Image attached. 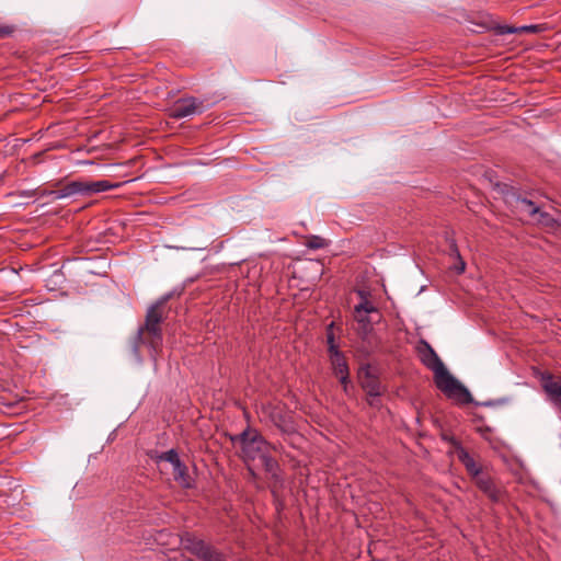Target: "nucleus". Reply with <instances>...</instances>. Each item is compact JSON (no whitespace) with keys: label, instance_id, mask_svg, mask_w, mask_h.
I'll list each match as a JSON object with an SVG mask.
<instances>
[{"label":"nucleus","instance_id":"obj_33","mask_svg":"<svg viewBox=\"0 0 561 561\" xmlns=\"http://www.w3.org/2000/svg\"><path fill=\"white\" fill-rule=\"evenodd\" d=\"M282 449V445H274L272 444L271 450L279 451Z\"/></svg>","mask_w":561,"mask_h":561},{"label":"nucleus","instance_id":"obj_34","mask_svg":"<svg viewBox=\"0 0 561 561\" xmlns=\"http://www.w3.org/2000/svg\"><path fill=\"white\" fill-rule=\"evenodd\" d=\"M474 421L482 422L483 421V416L476 414L474 415Z\"/></svg>","mask_w":561,"mask_h":561},{"label":"nucleus","instance_id":"obj_8","mask_svg":"<svg viewBox=\"0 0 561 561\" xmlns=\"http://www.w3.org/2000/svg\"><path fill=\"white\" fill-rule=\"evenodd\" d=\"M270 420L283 435L290 437L297 433L293 417L282 409L273 408Z\"/></svg>","mask_w":561,"mask_h":561},{"label":"nucleus","instance_id":"obj_23","mask_svg":"<svg viewBox=\"0 0 561 561\" xmlns=\"http://www.w3.org/2000/svg\"><path fill=\"white\" fill-rule=\"evenodd\" d=\"M355 311L357 313H359L360 311H364L366 313H371V312H376L377 309L371 302L364 300L355 307Z\"/></svg>","mask_w":561,"mask_h":561},{"label":"nucleus","instance_id":"obj_10","mask_svg":"<svg viewBox=\"0 0 561 561\" xmlns=\"http://www.w3.org/2000/svg\"><path fill=\"white\" fill-rule=\"evenodd\" d=\"M56 190L44 193V195L51 196L53 199H62L73 195H83L82 180H75L71 182L56 183Z\"/></svg>","mask_w":561,"mask_h":561},{"label":"nucleus","instance_id":"obj_28","mask_svg":"<svg viewBox=\"0 0 561 561\" xmlns=\"http://www.w3.org/2000/svg\"><path fill=\"white\" fill-rule=\"evenodd\" d=\"M14 32V26L11 25H0V38H7L11 36Z\"/></svg>","mask_w":561,"mask_h":561},{"label":"nucleus","instance_id":"obj_3","mask_svg":"<svg viewBox=\"0 0 561 561\" xmlns=\"http://www.w3.org/2000/svg\"><path fill=\"white\" fill-rule=\"evenodd\" d=\"M231 440L240 444L244 458L249 460L261 458L271 453L272 444L257 430L250 426L239 435L231 437Z\"/></svg>","mask_w":561,"mask_h":561},{"label":"nucleus","instance_id":"obj_24","mask_svg":"<svg viewBox=\"0 0 561 561\" xmlns=\"http://www.w3.org/2000/svg\"><path fill=\"white\" fill-rule=\"evenodd\" d=\"M376 377L373 373H371V367L369 364H366V365H363L359 370H358V378H359V381L364 380V379H370V378H374Z\"/></svg>","mask_w":561,"mask_h":561},{"label":"nucleus","instance_id":"obj_6","mask_svg":"<svg viewBox=\"0 0 561 561\" xmlns=\"http://www.w3.org/2000/svg\"><path fill=\"white\" fill-rule=\"evenodd\" d=\"M208 107L204 105V101L194 96L181 98L174 102L170 110L169 116L181 119L195 114H202Z\"/></svg>","mask_w":561,"mask_h":561},{"label":"nucleus","instance_id":"obj_11","mask_svg":"<svg viewBox=\"0 0 561 561\" xmlns=\"http://www.w3.org/2000/svg\"><path fill=\"white\" fill-rule=\"evenodd\" d=\"M477 488L483 492L492 503H499L502 501L504 492L497 488L494 480L488 476L482 474L474 480Z\"/></svg>","mask_w":561,"mask_h":561},{"label":"nucleus","instance_id":"obj_12","mask_svg":"<svg viewBox=\"0 0 561 561\" xmlns=\"http://www.w3.org/2000/svg\"><path fill=\"white\" fill-rule=\"evenodd\" d=\"M123 182H110L107 180L88 181L82 180L83 196H91L93 194L116 190L121 187Z\"/></svg>","mask_w":561,"mask_h":561},{"label":"nucleus","instance_id":"obj_27","mask_svg":"<svg viewBox=\"0 0 561 561\" xmlns=\"http://www.w3.org/2000/svg\"><path fill=\"white\" fill-rule=\"evenodd\" d=\"M497 33L501 35L518 33V27L508 25H499Z\"/></svg>","mask_w":561,"mask_h":561},{"label":"nucleus","instance_id":"obj_9","mask_svg":"<svg viewBox=\"0 0 561 561\" xmlns=\"http://www.w3.org/2000/svg\"><path fill=\"white\" fill-rule=\"evenodd\" d=\"M505 198L507 203L516 208V210L528 215L531 218L536 217L537 213H539V206H537L531 199L523 197L514 191L507 192Z\"/></svg>","mask_w":561,"mask_h":561},{"label":"nucleus","instance_id":"obj_29","mask_svg":"<svg viewBox=\"0 0 561 561\" xmlns=\"http://www.w3.org/2000/svg\"><path fill=\"white\" fill-rule=\"evenodd\" d=\"M539 31H541L540 25H524L518 27L519 33H538Z\"/></svg>","mask_w":561,"mask_h":561},{"label":"nucleus","instance_id":"obj_17","mask_svg":"<svg viewBox=\"0 0 561 561\" xmlns=\"http://www.w3.org/2000/svg\"><path fill=\"white\" fill-rule=\"evenodd\" d=\"M151 458L156 462L168 461L172 467L181 460L178 451L173 448L168 451L157 454L156 456H151Z\"/></svg>","mask_w":561,"mask_h":561},{"label":"nucleus","instance_id":"obj_32","mask_svg":"<svg viewBox=\"0 0 561 561\" xmlns=\"http://www.w3.org/2000/svg\"><path fill=\"white\" fill-rule=\"evenodd\" d=\"M454 270L457 274H461L466 270V262L460 256V260H457V263L454 265Z\"/></svg>","mask_w":561,"mask_h":561},{"label":"nucleus","instance_id":"obj_31","mask_svg":"<svg viewBox=\"0 0 561 561\" xmlns=\"http://www.w3.org/2000/svg\"><path fill=\"white\" fill-rule=\"evenodd\" d=\"M328 352L330 354V359H333V358H336L339 356H342L344 355L340 350H339V346L336 344H331V345H328Z\"/></svg>","mask_w":561,"mask_h":561},{"label":"nucleus","instance_id":"obj_21","mask_svg":"<svg viewBox=\"0 0 561 561\" xmlns=\"http://www.w3.org/2000/svg\"><path fill=\"white\" fill-rule=\"evenodd\" d=\"M535 218L538 224L545 227H553L556 224V220L552 218V216L547 211H542L540 208Z\"/></svg>","mask_w":561,"mask_h":561},{"label":"nucleus","instance_id":"obj_18","mask_svg":"<svg viewBox=\"0 0 561 561\" xmlns=\"http://www.w3.org/2000/svg\"><path fill=\"white\" fill-rule=\"evenodd\" d=\"M331 365H332L333 374L335 376H339L342 374L346 375L347 373H350L347 360L344 355L331 359Z\"/></svg>","mask_w":561,"mask_h":561},{"label":"nucleus","instance_id":"obj_5","mask_svg":"<svg viewBox=\"0 0 561 561\" xmlns=\"http://www.w3.org/2000/svg\"><path fill=\"white\" fill-rule=\"evenodd\" d=\"M419 353L422 364L434 373L435 383L449 373L437 353L426 341H421Z\"/></svg>","mask_w":561,"mask_h":561},{"label":"nucleus","instance_id":"obj_19","mask_svg":"<svg viewBox=\"0 0 561 561\" xmlns=\"http://www.w3.org/2000/svg\"><path fill=\"white\" fill-rule=\"evenodd\" d=\"M329 243L330 241L325 240L320 236H310L306 241V247L308 249L318 250L327 248Z\"/></svg>","mask_w":561,"mask_h":561},{"label":"nucleus","instance_id":"obj_25","mask_svg":"<svg viewBox=\"0 0 561 561\" xmlns=\"http://www.w3.org/2000/svg\"><path fill=\"white\" fill-rule=\"evenodd\" d=\"M448 253L451 257H455L456 260H460L461 255H460L459 249L457 247V243L454 239L449 240Z\"/></svg>","mask_w":561,"mask_h":561},{"label":"nucleus","instance_id":"obj_7","mask_svg":"<svg viewBox=\"0 0 561 561\" xmlns=\"http://www.w3.org/2000/svg\"><path fill=\"white\" fill-rule=\"evenodd\" d=\"M541 387L547 399L557 408L561 409V377L550 373H543L540 377Z\"/></svg>","mask_w":561,"mask_h":561},{"label":"nucleus","instance_id":"obj_20","mask_svg":"<svg viewBox=\"0 0 561 561\" xmlns=\"http://www.w3.org/2000/svg\"><path fill=\"white\" fill-rule=\"evenodd\" d=\"M358 323H359V334L362 336V339H366L367 335L373 331V325H371V322L369 320V318L367 316H364V317H359L357 319Z\"/></svg>","mask_w":561,"mask_h":561},{"label":"nucleus","instance_id":"obj_14","mask_svg":"<svg viewBox=\"0 0 561 561\" xmlns=\"http://www.w3.org/2000/svg\"><path fill=\"white\" fill-rule=\"evenodd\" d=\"M459 461L465 466L468 474L476 480L477 478L484 474L482 472L481 466H479L474 459L470 456L467 449H461L460 453L457 455Z\"/></svg>","mask_w":561,"mask_h":561},{"label":"nucleus","instance_id":"obj_30","mask_svg":"<svg viewBox=\"0 0 561 561\" xmlns=\"http://www.w3.org/2000/svg\"><path fill=\"white\" fill-rule=\"evenodd\" d=\"M333 325H334V322H331L327 327V343H328V345L336 344L335 343V336H334V333H333Z\"/></svg>","mask_w":561,"mask_h":561},{"label":"nucleus","instance_id":"obj_22","mask_svg":"<svg viewBox=\"0 0 561 561\" xmlns=\"http://www.w3.org/2000/svg\"><path fill=\"white\" fill-rule=\"evenodd\" d=\"M440 438H442V440L450 444L457 451V455L460 453L461 449H465L459 439H457L455 436H453L446 432H443L440 434Z\"/></svg>","mask_w":561,"mask_h":561},{"label":"nucleus","instance_id":"obj_15","mask_svg":"<svg viewBox=\"0 0 561 561\" xmlns=\"http://www.w3.org/2000/svg\"><path fill=\"white\" fill-rule=\"evenodd\" d=\"M260 459H261L264 470L271 476V479L275 483H280L283 480H282L280 473H279V465L271 456V453H267L266 455L262 456Z\"/></svg>","mask_w":561,"mask_h":561},{"label":"nucleus","instance_id":"obj_16","mask_svg":"<svg viewBox=\"0 0 561 561\" xmlns=\"http://www.w3.org/2000/svg\"><path fill=\"white\" fill-rule=\"evenodd\" d=\"M359 382L364 391L367 393V396L371 398H377L381 396V386L377 377L364 379Z\"/></svg>","mask_w":561,"mask_h":561},{"label":"nucleus","instance_id":"obj_1","mask_svg":"<svg viewBox=\"0 0 561 561\" xmlns=\"http://www.w3.org/2000/svg\"><path fill=\"white\" fill-rule=\"evenodd\" d=\"M170 298L171 294H168L148 308L145 323L138 328L131 340V352L137 359H141V345L149 348L150 357L153 360H157V356L162 351L163 335L160 327L163 321L162 308Z\"/></svg>","mask_w":561,"mask_h":561},{"label":"nucleus","instance_id":"obj_13","mask_svg":"<svg viewBox=\"0 0 561 561\" xmlns=\"http://www.w3.org/2000/svg\"><path fill=\"white\" fill-rule=\"evenodd\" d=\"M173 479L183 489H192L194 479L190 476L186 465L180 460L173 466Z\"/></svg>","mask_w":561,"mask_h":561},{"label":"nucleus","instance_id":"obj_4","mask_svg":"<svg viewBox=\"0 0 561 561\" xmlns=\"http://www.w3.org/2000/svg\"><path fill=\"white\" fill-rule=\"evenodd\" d=\"M181 545L203 561H222V556L216 549L192 534L182 536Z\"/></svg>","mask_w":561,"mask_h":561},{"label":"nucleus","instance_id":"obj_26","mask_svg":"<svg viewBox=\"0 0 561 561\" xmlns=\"http://www.w3.org/2000/svg\"><path fill=\"white\" fill-rule=\"evenodd\" d=\"M336 377L339 378L341 385L343 386V390L347 393L348 392V388L351 386L350 373H347L346 375L342 374V375H339Z\"/></svg>","mask_w":561,"mask_h":561},{"label":"nucleus","instance_id":"obj_2","mask_svg":"<svg viewBox=\"0 0 561 561\" xmlns=\"http://www.w3.org/2000/svg\"><path fill=\"white\" fill-rule=\"evenodd\" d=\"M436 387L443 391L447 398L455 400L459 404H474L478 407H495L501 404L502 400H489L479 402L476 401L470 391L450 373L445 375L438 382L435 383Z\"/></svg>","mask_w":561,"mask_h":561}]
</instances>
